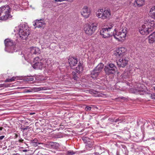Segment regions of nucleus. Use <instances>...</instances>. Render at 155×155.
<instances>
[{"instance_id":"nucleus-1","label":"nucleus","mask_w":155,"mask_h":155,"mask_svg":"<svg viewBox=\"0 0 155 155\" xmlns=\"http://www.w3.org/2000/svg\"><path fill=\"white\" fill-rule=\"evenodd\" d=\"M155 27V22L153 20H146L144 24L139 28V32L142 35H147L152 32Z\"/></svg>"},{"instance_id":"nucleus-2","label":"nucleus","mask_w":155,"mask_h":155,"mask_svg":"<svg viewBox=\"0 0 155 155\" xmlns=\"http://www.w3.org/2000/svg\"><path fill=\"white\" fill-rule=\"evenodd\" d=\"M14 32L18 34L20 39L26 40L30 34L28 26L25 25L21 24L15 27Z\"/></svg>"},{"instance_id":"nucleus-3","label":"nucleus","mask_w":155,"mask_h":155,"mask_svg":"<svg viewBox=\"0 0 155 155\" xmlns=\"http://www.w3.org/2000/svg\"><path fill=\"white\" fill-rule=\"evenodd\" d=\"M11 12V8L8 5H5L0 7V20H5L12 17Z\"/></svg>"},{"instance_id":"nucleus-4","label":"nucleus","mask_w":155,"mask_h":155,"mask_svg":"<svg viewBox=\"0 0 155 155\" xmlns=\"http://www.w3.org/2000/svg\"><path fill=\"white\" fill-rule=\"evenodd\" d=\"M126 29H123L121 30V31H119L116 32L115 34L114 33L111 32L110 34H108L107 38L108 37H112L113 35L114 37L117 40L121 41L124 40L126 37Z\"/></svg>"},{"instance_id":"nucleus-5","label":"nucleus","mask_w":155,"mask_h":155,"mask_svg":"<svg viewBox=\"0 0 155 155\" xmlns=\"http://www.w3.org/2000/svg\"><path fill=\"white\" fill-rule=\"evenodd\" d=\"M5 45V50L9 53H13L16 50L12 40L9 39H6L4 41Z\"/></svg>"},{"instance_id":"nucleus-6","label":"nucleus","mask_w":155,"mask_h":155,"mask_svg":"<svg viewBox=\"0 0 155 155\" xmlns=\"http://www.w3.org/2000/svg\"><path fill=\"white\" fill-rule=\"evenodd\" d=\"M97 23H93L90 25H85L84 28L85 33L88 35H91L97 29Z\"/></svg>"},{"instance_id":"nucleus-7","label":"nucleus","mask_w":155,"mask_h":155,"mask_svg":"<svg viewBox=\"0 0 155 155\" xmlns=\"http://www.w3.org/2000/svg\"><path fill=\"white\" fill-rule=\"evenodd\" d=\"M129 58L127 56H123L120 57L117 61V64L118 67L124 68L127 64Z\"/></svg>"},{"instance_id":"nucleus-8","label":"nucleus","mask_w":155,"mask_h":155,"mask_svg":"<svg viewBox=\"0 0 155 155\" xmlns=\"http://www.w3.org/2000/svg\"><path fill=\"white\" fill-rule=\"evenodd\" d=\"M96 16L99 18L103 19L107 18V11L105 8L101 9L97 11L96 12Z\"/></svg>"},{"instance_id":"nucleus-9","label":"nucleus","mask_w":155,"mask_h":155,"mask_svg":"<svg viewBox=\"0 0 155 155\" xmlns=\"http://www.w3.org/2000/svg\"><path fill=\"white\" fill-rule=\"evenodd\" d=\"M126 49L124 47H120L117 49L114 53V54L117 57H123L127 56L125 55V53L126 51Z\"/></svg>"},{"instance_id":"nucleus-10","label":"nucleus","mask_w":155,"mask_h":155,"mask_svg":"<svg viewBox=\"0 0 155 155\" xmlns=\"http://www.w3.org/2000/svg\"><path fill=\"white\" fill-rule=\"evenodd\" d=\"M116 69V68L113 64H109L108 66H107V75L114 74Z\"/></svg>"},{"instance_id":"nucleus-11","label":"nucleus","mask_w":155,"mask_h":155,"mask_svg":"<svg viewBox=\"0 0 155 155\" xmlns=\"http://www.w3.org/2000/svg\"><path fill=\"white\" fill-rule=\"evenodd\" d=\"M90 13V10L88 9V7L86 6H84L81 12V15L84 18H87L89 17Z\"/></svg>"},{"instance_id":"nucleus-12","label":"nucleus","mask_w":155,"mask_h":155,"mask_svg":"<svg viewBox=\"0 0 155 155\" xmlns=\"http://www.w3.org/2000/svg\"><path fill=\"white\" fill-rule=\"evenodd\" d=\"M32 67L36 69H42L44 67V63L42 62H35Z\"/></svg>"},{"instance_id":"nucleus-13","label":"nucleus","mask_w":155,"mask_h":155,"mask_svg":"<svg viewBox=\"0 0 155 155\" xmlns=\"http://www.w3.org/2000/svg\"><path fill=\"white\" fill-rule=\"evenodd\" d=\"M68 62L70 67L74 66L77 64L78 60L76 58L73 57L70 58L68 59Z\"/></svg>"},{"instance_id":"nucleus-14","label":"nucleus","mask_w":155,"mask_h":155,"mask_svg":"<svg viewBox=\"0 0 155 155\" xmlns=\"http://www.w3.org/2000/svg\"><path fill=\"white\" fill-rule=\"evenodd\" d=\"M45 24L43 20L41 19L40 20H36L34 24H33L34 26H36V27L38 28H41L43 26V25Z\"/></svg>"},{"instance_id":"nucleus-15","label":"nucleus","mask_w":155,"mask_h":155,"mask_svg":"<svg viewBox=\"0 0 155 155\" xmlns=\"http://www.w3.org/2000/svg\"><path fill=\"white\" fill-rule=\"evenodd\" d=\"M148 42L150 44L155 43V32H154L150 35L148 37Z\"/></svg>"},{"instance_id":"nucleus-16","label":"nucleus","mask_w":155,"mask_h":155,"mask_svg":"<svg viewBox=\"0 0 155 155\" xmlns=\"http://www.w3.org/2000/svg\"><path fill=\"white\" fill-rule=\"evenodd\" d=\"M99 73V72L94 69L91 72V76L92 78L94 79H97Z\"/></svg>"},{"instance_id":"nucleus-17","label":"nucleus","mask_w":155,"mask_h":155,"mask_svg":"<svg viewBox=\"0 0 155 155\" xmlns=\"http://www.w3.org/2000/svg\"><path fill=\"white\" fill-rule=\"evenodd\" d=\"M31 53L34 54H39L40 50L38 48L32 47L31 48Z\"/></svg>"},{"instance_id":"nucleus-18","label":"nucleus","mask_w":155,"mask_h":155,"mask_svg":"<svg viewBox=\"0 0 155 155\" xmlns=\"http://www.w3.org/2000/svg\"><path fill=\"white\" fill-rule=\"evenodd\" d=\"M83 70V67L82 64L80 63L78 66L76 67L75 69V71L78 73H82Z\"/></svg>"},{"instance_id":"nucleus-19","label":"nucleus","mask_w":155,"mask_h":155,"mask_svg":"<svg viewBox=\"0 0 155 155\" xmlns=\"http://www.w3.org/2000/svg\"><path fill=\"white\" fill-rule=\"evenodd\" d=\"M133 71V70H125L124 75V78H126L128 77L131 75Z\"/></svg>"},{"instance_id":"nucleus-20","label":"nucleus","mask_w":155,"mask_h":155,"mask_svg":"<svg viewBox=\"0 0 155 155\" xmlns=\"http://www.w3.org/2000/svg\"><path fill=\"white\" fill-rule=\"evenodd\" d=\"M100 34L103 38H106L107 37V28H103L101 30Z\"/></svg>"},{"instance_id":"nucleus-21","label":"nucleus","mask_w":155,"mask_h":155,"mask_svg":"<svg viewBox=\"0 0 155 155\" xmlns=\"http://www.w3.org/2000/svg\"><path fill=\"white\" fill-rule=\"evenodd\" d=\"M104 64H103L101 63L99 64L95 68V70L100 73L103 68Z\"/></svg>"},{"instance_id":"nucleus-22","label":"nucleus","mask_w":155,"mask_h":155,"mask_svg":"<svg viewBox=\"0 0 155 155\" xmlns=\"http://www.w3.org/2000/svg\"><path fill=\"white\" fill-rule=\"evenodd\" d=\"M149 14L151 17L155 15V6L152 7L150 10Z\"/></svg>"},{"instance_id":"nucleus-23","label":"nucleus","mask_w":155,"mask_h":155,"mask_svg":"<svg viewBox=\"0 0 155 155\" xmlns=\"http://www.w3.org/2000/svg\"><path fill=\"white\" fill-rule=\"evenodd\" d=\"M135 2L136 3L137 5L139 7L142 6L144 3L143 0H136Z\"/></svg>"},{"instance_id":"nucleus-24","label":"nucleus","mask_w":155,"mask_h":155,"mask_svg":"<svg viewBox=\"0 0 155 155\" xmlns=\"http://www.w3.org/2000/svg\"><path fill=\"white\" fill-rule=\"evenodd\" d=\"M125 119L122 117H119L118 118L115 119V122L118 123V124L119 123H121L123 122H125Z\"/></svg>"},{"instance_id":"nucleus-25","label":"nucleus","mask_w":155,"mask_h":155,"mask_svg":"<svg viewBox=\"0 0 155 155\" xmlns=\"http://www.w3.org/2000/svg\"><path fill=\"white\" fill-rule=\"evenodd\" d=\"M41 56H38L35 58L34 60V63L35 62H42L43 59H41Z\"/></svg>"},{"instance_id":"nucleus-26","label":"nucleus","mask_w":155,"mask_h":155,"mask_svg":"<svg viewBox=\"0 0 155 155\" xmlns=\"http://www.w3.org/2000/svg\"><path fill=\"white\" fill-rule=\"evenodd\" d=\"M43 63H44V65H49L51 63L50 60L48 59H45V60L43 59Z\"/></svg>"},{"instance_id":"nucleus-27","label":"nucleus","mask_w":155,"mask_h":155,"mask_svg":"<svg viewBox=\"0 0 155 155\" xmlns=\"http://www.w3.org/2000/svg\"><path fill=\"white\" fill-rule=\"evenodd\" d=\"M18 78V77H13L12 78L9 79H7L5 80V82H12L17 80Z\"/></svg>"},{"instance_id":"nucleus-28","label":"nucleus","mask_w":155,"mask_h":155,"mask_svg":"<svg viewBox=\"0 0 155 155\" xmlns=\"http://www.w3.org/2000/svg\"><path fill=\"white\" fill-rule=\"evenodd\" d=\"M114 25L113 23H109L107 25V31H110V30Z\"/></svg>"},{"instance_id":"nucleus-29","label":"nucleus","mask_w":155,"mask_h":155,"mask_svg":"<svg viewBox=\"0 0 155 155\" xmlns=\"http://www.w3.org/2000/svg\"><path fill=\"white\" fill-rule=\"evenodd\" d=\"M75 153V152L73 150H68L67 153L66 155H73Z\"/></svg>"},{"instance_id":"nucleus-30","label":"nucleus","mask_w":155,"mask_h":155,"mask_svg":"<svg viewBox=\"0 0 155 155\" xmlns=\"http://www.w3.org/2000/svg\"><path fill=\"white\" fill-rule=\"evenodd\" d=\"M11 7L13 6V9L14 10H16L17 8H18L19 6L17 4H12L11 5Z\"/></svg>"},{"instance_id":"nucleus-31","label":"nucleus","mask_w":155,"mask_h":155,"mask_svg":"<svg viewBox=\"0 0 155 155\" xmlns=\"http://www.w3.org/2000/svg\"><path fill=\"white\" fill-rule=\"evenodd\" d=\"M33 91H40V87H34L32 88Z\"/></svg>"},{"instance_id":"nucleus-32","label":"nucleus","mask_w":155,"mask_h":155,"mask_svg":"<svg viewBox=\"0 0 155 155\" xmlns=\"http://www.w3.org/2000/svg\"><path fill=\"white\" fill-rule=\"evenodd\" d=\"M115 119H114L113 118H109L108 119L109 123L110 124H112L113 122H115Z\"/></svg>"},{"instance_id":"nucleus-33","label":"nucleus","mask_w":155,"mask_h":155,"mask_svg":"<svg viewBox=\"0 0 155 155\" xmlns=\"http://www.w3.org/2000/svg\"><path fill=\"white\" fill-rule=\"evenodd\" d=\"M34 79L33 78H30L29 77H27L25 79V80L26 81H31L33 80Z\"/></svg>"},{"instance_id":"nucleus-34","label":"nucleus","mask_w":155,"mask_h":155,"mask_svg":"<svg viewBox=\"0 0 155 155\" xmlns=\"http://www.w3.org/2000/svg\"><path fill=\"white\" fill-rule=\"evenodd\" d=\"M56 2H61L64 1H67L68 2H73V0H54Z\"/></svg>"},{"instance_id":"nucleus-35","label":"nucleus","mask_w":155,"mask_h":155,"mask_svg":"<svg viewBox=\"0 0 155 155\" xmlns=\"http://www.w3.org/2000/svg\"><path fill=\"white\" fill-rule=\"evenodd\" d=\"M91 107L87 106L85 107V110L89 111L91 110Z\"/></svg>"},{"instance_id":"nucleus-36","label":"nucleus","mask_w":155,"mask_h":155,"mask_svg":"<svg viewBox=\"0 0 155 155\" xmlns=\"http://www.w3.org/2000/svg\"><path fill=\"white\" fill-rule=\"evenodd\" d=\"M150 97L152 99L155 100V93L151 94Z\"/></svg>"},{"instance_id":"nucleus-37","label":"nucleus","mask_w":155,"mask_h":155,"mask_svg":"<svg viewBox=\"0 0 155 155\" xmlns=\"http://www.w3.org/2000/svg\"><path fill=\"white\" fill-rule=\"evenodd\" d=\"M135 88L136 90V92H140L141 91V90L140 88L137 87L136 88V87H135Z\"/></svg>"},{"instance_id":"nucleus-38","label":"nucleus","mask_w":155,"mask_h":155,"mask_svg":"<svg viewBox=\"0 0 155 155\" xmlns=\"http://www.w3.org/2000/svg\"><path fill=\"white\" fill-rule=\"evenodd\" d=\"M7 86L5 84H0V88L2 87H7Z\"/></svg>"},{"instance_id":"nucleus-39","label":"nucleus","mask_w":155,"mask_h":155,"mask_svg":"<svg viewBox=\"0 0 155 155\" xmlns=\"http://www.w3.org/2000/svg\"><path fill=\"white\" fill-rule=\"evenodd\" d=\"M29 128L28 126H26L25 127V128H21V129L23 131L25 130H27Z\"/></svg>"},{"instance_id":"nucleus-40","label":"nucleus","mask_w":155,"mask_h":155,"mask_svg":"<svg viewBox=\"0 0 155 155\" xmlns=\"http://www.w3.org/2000/svg\"><path fill=\"white\" fill-rule=\"evenodd\" d=\"M86 146L87 147H88L89 148H91L92 147V145L91 144L88 143L87 145H86Z\"/></svg>"},{"instance_id":"nucleus-41","label":"nucleus","mask_w":155,"mask_h":155,"mask_svg":"<svg viewBox=\"0 0 155 155\" xmlns=\"http://www.w3.org/2000/svg\"><path fill=\"white\" fill-rule=\"evenodd\" d=\"M32 91H33V89H32V88H31L30 90H27L26 91V92L28 93V92H32Z\"/></svg>"},{"instance_id":"nucleus-42","label":"nucleus","mask_w":155,"mask_h":155,"mask_svg":"<svg viewBox=\"0 0 155 155\" xmlns=\"http://www.w3.org/2000/svg\"><path fill=\"white\" fill-rule=\"evenodd\" d=\"M107 16L108 15H111V14H110V10L109 9L107 10Z\"/></svg>"},{"instance_id":"nucleus-43","label":"nucleus","mask_w":155,"mask_h":155,"mask_svg":"<svg viewBox=\"0 0 155 155\" xmlns=\"http://www.w3.org/2000/svg\"><path fill=\"white\" fill-rule=\"evenodd\" d=\"M37 142V140L36 139H34L32 141V142L33 143H36Z\"/></svg>"},{"instance_id":"nucleus-44","label":"nucleus","mask_w":155,"mask_h":155,"mask_svg":"<svg viewBox=\"0 0 155 155\" xmlns=\"http://www.w3.org/2000/svg\"><path fill=\"white\" fill-rule=\"evenodd\" d=\"M40 91L45 90H47V89L45 87H40Z\"/></svg>"},{"instance_id":"nucleus-45","label":"nucleus","mask_w":155,"mask_h":155,"mask_svg":"<svg viewBox=\"0 0 155 155\" xmlns=\"http://www.w3.org/2000/svg\"><path fill=\"white\" fill-rule=\"evenodd\" d=\"M5 137L4 136H2L0 137V140H2Z\"/></svg>"},{"instance_id":"nucleus-46","label":"nucleus","mask_w":155,"mask_h":155,"mask_svg":"<svg viewBox=\"0 0 155 155\" xmlns=\"http://www.w3.org/2000/svg\"><path fill=\"white\" fill-rule=\"evenodd\" d=\"M55 143H54V142H51L50 143V145L52 146H53L54 145V144H55Z\"/></svg>"},{"instance_id":"nucleus-47","label":"nucleus","mask_w":155,"mask_h":155,"mask_svg":"<svg viewBox=\"0 0 155 155\" xmlns=\"http://www.w3.org/2000/svg\"><path fill=\"white\" fill-rule=\"evenodd\" d=\"M28 150H27V149H25V150H22V151L24 152H27V151H28Z\"/></svg>"},{"instance_id":"nucleus-48","label":"nucleus","mask_w":155,"mask_h":155,"mask_svg":"<svg viewBox=\"0 0 155 155\" xmlns=\"http://www.w3.org/2000/svg\"><path fill=\"white\" fill-rule=\"evenodd\" d=\"M23 141H24V140H22V139L20 140H19L20 142H23Z\"/></svg>"},{"instance_id":"nucleus-49","label":"nucleus","mask_w":155,"mask_h":155,"mask_svg":"<svg viewBox=\"0 0 155 155\" xmlns=\"http://www.w3.org/2000/svg\"><path fill=\"white\" fill-rule=\"evenodd\" d=\"M35 114V113H30V115H32V114Z\"/></svg>"},{"instance_id":"nucleus-50","label":"nucleus","mask_w":155,"mask_h":155,"mask_svg":"<svg viewBox=\"0 0 155 155\" xmlns=\"http://www.w3.org/2000/svg\"><path fill=\"white\" fill-rule=\"evenodd\" d=\"M7 2H10V1H11L12 0H6Z\"/></svg>"},{"instance_id":"nucleus-51","label":"nucleus","mask_w":155,"mask_h":155,"mask_svg":"<svg viewBox=\"0 0 155 155\" xmlns=\"http://www.w3.org/2000/svg\"><path fill=\"white\" fill-rule=\"evenodd\" d=\"M106 66H105V68L104 69V70H105V72H106Z\"/></svg>"},{"instance_id":"nucleus-52","label":"nucleus","mask_w":155,"mask_h":155,"mask_svg":"<svg viewBox=\"0 0 155 155\" xmlns=\"http://www.w3.org/2000/svg\"><path fill=\"white\" fill-rule=\"evenodd\" d=\"M153 88L154 90H155V87H153Z\"/></svg>"},{"instance_id":"nucleus-53","label":"nucleus","mask_w":155,"mask_h":155,"mask_svg":"<svg viewBox=\"0 0 155 155\" xmlns=\"http://www.w3.org/2000/svg\"><path fill=\"white\" fill-rule=\"evenodd\" d=\"M26 144V145L27 146H28V144H27V143H25Z\"/></svg>"},{"instance_id":"nucleus-54","label":"nucleus","mask_w":155,"mask_h":155,"mask_svg":"<svg viewBox=\"0 0 155 155\" xmlns=\"http://www.w3.org/2000/svg\"><path fill=\"white\" fill-rule=\"evenodd\" d=\"M114 30L115 31V32H116V31H116V29H114Z\"/></svg>"},{"instance_id":"nucleus-55","label":"nucleus","mask_w":155,"mask_h":155,"mask_svg":"<svg viewBox=\"0 0 155 155\" xmlns=\"http://www.w3.org/2000/svg\"><path fill=\"white\" fill-rule=\"evenodd\" d=\"M58 137V138H60V137Z\"/></svg>"}]
</instances>
